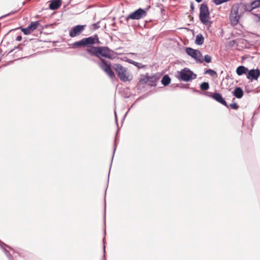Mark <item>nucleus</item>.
I'll use <instances>...</instances> for the list:
<instances>
[{
    "mask_svg": "<svg viewBox=\"0 0 260 260\" xmlns=\"http://www.w3.org/2000/svg\"><path fill=\"white\" fill-rule=\"evenodd\" d=\"M86 51L91 56H96L100 60L101 59H103V57L112 59L114 58L113 54H116L114 51L107 46H92L87 49Z\"/></svg>",
    "mask_w": 260,
    "mask_h": 260,
    "instance_id": "obj_1",
    "label": "nucleus"
},
{
    "mask_svg": "<svg viewBox=\"0 0 260 260\" xmlns=\"http://www.w3.org/2000/svg\"><path fill=\"white\" fill-rule=\"evenodd\" d=\"M99 42L98 36L94 35L93 36L84 38L79 41L75 42L71 44V46L73 48L91 47L92 45L95 44L96 42Z\"/></svg>",
    "mask_w": 260,
    "mask_h": 260,
    "instance_id": "obj_2",
    "label": "nucleus"
},
{
    "mask_svg": "<svg viewBox=\"0 0 260 260\" xmlns=\"http://www.w3.org/2000/svg\"><path fill=\"white\" fill-rule=\"evenodd\" d=\"M210 12L207 4H202L200 7L199 18L201 22L205 25H211L212 22L209 20Z\"/></svg>",
    "mask_w": 260,
    "mask_h": 260,
    "instance_id": "obj_3",
    "label": "nucleus"
},
{
    "mask_svg": "<svg viewBox=\"0 0 260 260\" xmlns=\"http://www.w3.org/2000/svg\"><path fill=\"white\" fill-rule=\"evenodd\" d=\"M177 78L180 80L188 82L197 78V75L189 69L185 68L180 71L178 72Z\"/></svg>",
    "mask_w": 260,
    "mask_h": 260,
    "instance_id": "obj_4",
    "label": "nucleus"
},
{
    "mask_svg": "<svg viewBox=\"0 0 260 260\" xmlns=\"http://www.w3.org/2000/svg\"><path fill=\"white\" fill-rule=\"evenodd\" d=\"M159 79L158 76L152 75L149 76L148 73L145 75H141L139 80V82L146 84L151 87H155L156 86V82Z\"/></svg>",
    "mask_w": 260,
    "mask_h": 260,
    "instance_id": "obj_5",
    "label": "nucleus"
},
{
    "mask_svg": "<svg viewBox=\"0 0 260 260\" xmlns=\"http://www.w3.org/2000/svg\"><path fill=\"white\" fill-rule=\"evenodd\" d=\"M147 13L146 10L140 8L134 12L130 13L126 17L122 16L121 18H124L126 22H127L129 19L139 20L144 18L147 15Z\"/></svg>",
    "mask_w": 260,
    "mask_h": 260,
    "instance_id": "obj_6",
    "label": "nucleus"
},
{
    "mask_svg": "<svg viewBox=\"0 0 260 260\" xmlns=\"http://www.w3.org/2000/svg\"><path fill=\"white\" fill-rule=\"evenodd\" d=\"M112 68L116 72L117 76L123 82L129 81L128 76L127 74L126 68L122 67L120 64L115 63L112 66Z\"/></svg>",
    "mask_w": 260,
    "mask_h": 260,
    "instance_id": "obj_7",
    "label": "nucleus"
},
{
    "mask_svg": "<svg viewBox=\"0 0 260 260\" xmlns=\"http://www.w3.org/2000/svg\"><path fill=\"white\" fill-rule=\"evenodd\" d=\"M98 64L101 69L108 75L110 78L113 79L115 77L114 72L112 69L111 64L109 61L105 59H101L100 61Z\"/></svg>",
    "mask_w": 260,
    "mask_h": 260,
    "instance_id": "obj_8",
    "label": "nucleus"
},
{
    "mask_svg": "<svg viewBox=\"0 0 260 260\" xmlns=\"http://www.w3.org/2000/svg\"><path fill=\"white\" fill-rule=\"evenodd\" d=\"M197 91L202 94H204L205 96L212 98L216 102L228 108V105L227 104V103L225 99L222 97L221 93L218 92L212 93L209 91H206L203 93L199 91Z\"/></svg>",
    "mask_w": 260,
    "mask_h": 260,
    "instance_id": "obj_9",
    "label": "nucleus"
},
{
    "mask_svg": "<svg viewBox=\"0 0 260 260\" xmlns=\"http://www.w3.org/2000/svg\"><path fill=\"white\" fill-rule=\"evenodd\" d=\"M185 52L188 55L193 58L197 63H203V60L201 58L202 54L199 50L194 49L191 47H186L185 48Z\"/></svg>",
    "mask_w": 260,
    "mask_h": 260,
    "instance_id": "obj_10",
    "label": "nucleus"
},
{
    "mask_svg": "<svg viewBox=\"0 0 260 260\" xmlns=\"http://www.w3.org/2000/svg\"><path fill=\"white\" fill-rule=\"evenodd\" d=\"M39 25H40L39 21H36L31 22L27 27L23 28L20 27V28L25 35H28L35 30Z\"/></svg>",
    "mask_w": 260,
    "mask_h": 260,
    "instance_id": "obj_11",
    "label": "nucleus"
},
{
    "mask_svg": "<svg viewBox=\"0 0 260 260\" xmlns=\"http://www.w3.org/2000/svg\"><path fill=\"white\" fill-rule=\"evenodd\" d=\"M86 25H77L71 28L69 31V36L71 38L79 36L85 28Z\"/></svg>",
    "mask_w": 260,
    "mask_h": 260,
    "instance_id": "obj_12",
    "label": "nucleus"
},
{
    "mask_svg": "<svg viewBox=\"0 0 260 260\" xmlns=\"http://www.w3.org/2000/svg\"><path fill=\"white\" fill-rule=\"evenodd\" d=\"M231 10H232L233 13L237 14H238L241 17L245 12L243 3H240L234 5L232 7Z\"/></svg>",
    "mask_w": 260,
    "mask_h": 260,
    "instance_id": "obj_13",
    "label": "nucleus"
},
{
    "mask_svg": "<svg viewBox=\"0 0 260 260\" xmlns=\"http://www.w3.org/2000/svg\"><path fill=\"white\" fill-rule=\"evenodd\" d=\"M260 76V70L258 69L248 70L246 77L250 81L257 80Z\"/></svg>",
    "mask_w": 260,
    "mask_h": 260,
    "instance_id": "obj_14",
    "label": "nucleus"
},
{
    "mask_svg": "<svg viewBox=\"0 0 260 260\" xmlns=\"http://www.w3.org/2000/svg\"><path fill=\"white\" fill-rule=\"evenodd\" d=\"M240 18L241 16L238 14H237L233 13L232 10H231L229 17L231 25L233 26L237 25Z\"/></svg>",
    "mask_w": 260,
    "mask_h": 260,
    "instance_id": "obj_15",
    "label": "nucleus"
},
{
    "mask_svg": "<svg viewBox=\"0 0 260 260\" xmlns=\"http://www.w3.org/2000/svg\"><path fill=\"white\" fill-rule=\"evenodd\" d=\"M61 4V0H51L49 4V8L50 10H55L60 7Z\"/></svg>",
    "mask_w": 260,
    "mask_h": 260,
    "instance_id": "obj_16",
    "label": "nucleus"
},
{
    "mask_svg": "<svg viewBox=\"0 0 260 260\" xmlns=\"http://www.w3.org/2000/svg\"><path fill=\"white\" fill-rule=\"evenodd\" d=\"M233 95L238 99H241L243 97L244 92L243 89L240 87H236L232 91Z\"/></svg>",
    "mask_w": 260,
    "mask_h": 260,
    "instance_id": "obj_17",
    "label": "nucleus"
},
{
    "mask_svg": "<svg viewBox=\"0 0 260 260\" xmlns=\"http://www.w3.org/2000/svg\"><path fill=\"white\" fill-rule=\"evenodd\" d=\"M248 71L247 68L243 66H240L236 69V73L238 76H241L243 74H247Z\"/></svg>",
    "mask_w": 260,
    "mask_h": 260,
    "instance_id": "obj_18",
    "label": "nucleus"
},
{
    "mask_svg": "<svg viewBox=\"0 0 260 260\" xmlns=\"http://www.w3.org/2000/svg\"><path fill=\"white\" fill-rule=\"evenodd\" d=\"M3 245H5L7 247L10 248V249L11 248L10 246H9L8 245L5 244L4 243L2 242V243L0 242V247L3 249L7 256L8 257L9 260H12V256H11V254L10 253L9 251L7 250L5 247H3Z\"/></svg>",
    "mask_w": 260,
    "mask_h": 260,
    "instance_id": "obj_19",
    "label": "nucleus"
},
{
    "mask_svg": "<svg viewBox=\"0 0 260 260\" xmlns=\"http://www.w3.org/2000/svg\"><path fill=\"white\" fill-rule=\"evenodd\" d=\"M171 79L168 75H165L161 80V84L164 86H168L171 83Z\"/></svg>",
    "mask_w": 260,
    "mask_h": 260,
    "instance_id": "obj_20",
    "label": "nucleus"
},
{
    "mask_svg": "<svg viewBox=\"0 0 260 260\" xmlns=\"http://www.w3.org/2000/svg\"><path fill=\"white\" fill-rule=\"evenodd\" d=\"M204 38L201 34H198L195 40V44L201 45L204 43Z\"/></svg>",
    "mask_w": 260,
    "mask_h": 260,
    "instance_id": "obj_21",
    "label": "nucleus"
},
{
    "mask_svg": "<svg viewBox=\"0 0 260 260\" xmlns=\"http://www.w3.org/2000/svg\"><path fill=\"white\" fill-rule=\"evenodd\" d=\"M200 87L201 88V89L202 90V91H206L207 90L210 86H209V84L208 82H202L200 85Z\"/></svg>",
    "mask_w": 260,
    "mask_h": 260,
    "instance_id": "obj_22",
    "label": "nucleus"
},
{
    "mask_svg": "<svg viewBox=\"0 0 260 260\" xmlns=\"http://www.w3.org/2000/svg\"><path fill=\"white\" fill-rule=\"evenodd\" d=\"M128 61L130 63L133 64L134 66H135L136 67H138L139 69H141V68H143L145 67V66L143 65L142 63L136 62L134 60H129Z\"/></svg>",
    "mask_w": 260,
    "mask_h": 260,
    "instance_id": "obj_23",
    "label": "nucleus"
},
{
    "mask_svg": "<svg viewBox=\"0 0 260 260\" xmlns=\"http://www.w3.org/2000/svg\"><path fill=\"white\" fill-rule=\"evenodd\" d=\"M259 3V2H258V0L253 1L251 3H250L251 7H252L253 9H256L260 6Z\"/></svg>",
    "mask_w": 260,
    "mask_h": 260,
    "instance_id": "obj_24",
    "label": "nucleus"
},
{
    "mask_svg": "<svg viewBox=\"0 0 260 260\" xmlns=\"http://www.w3.org/2000/svg\"><path fill=\"white\" fill-rule=\"evenodd\" d=\"M204 74H209L210 75V76H214V75H216V72L214 70L209 69L206 70L205 71Z\"/></svg>",
    "mask_w": 260,
    "mask_h": 260,
    "instance_id": "obj_25",
    "label": "nucleus"
},
{
    "mask_svg": "<svg viewBox=\"0 0 260 260\" xmlns=\"http://www.w3.org/2000/svg\"><path fill=\"white\" fill-rule=\"evenodd\" d=\"M203 60V62L205 61L208 63H210L212 61V57L210 55H209L208 54H206L204 56V59Z\"/></svg>",
    "mask_w": 260,
    "mask_h": 260,
    "instance_id": "obj_26",
    "label": "nucleus"
},
{
    "mask_svg": "<svg viewBox=\"0 0 260 260\" xmlns=\"http://www.w3.org/2000/svg\"><path fill=\"white\" fill-rule=\"evenodd\" d=\"M244 7L245 12L246 11L250 12L253 10L252 7H251V4H248L244 3Z\"/></svg>",
    "mask_w": 260,
    "mask_h": 260,
    "instance_id": "obj_27",
    "label": "nucleus"
},
{
    "mask_svg": "<svg viewBox=\"0 0 260 260\" xmlns=\"http://www.w3.org/2000/svg\"><path fill=\"white\" fill-rule=\"evenodd\" d=\"M230 0H212L213 2L216 5H219L222 3L230 1Z\"/></svg>",
    "mask_w": 260,
    "mask_h": 260,
    "instance_id": "obj_28",
    "label": "nucleus"
},
{
    "mask_svg": "<svg viewBox=\"0 0 260 260\" xmlns=\"http://www.w3.org/2000/svg\"><path fill=\"white\" fill-rule=\"evenodd\" d=\"M100 21H98L96 23L92 24V28H91L93 30H95L100 27Z\"/></svg>",
    "mask_w": 260,
    "mask_h": 260,
    "instance_id": "obj_29",
    "label": "nucleus"
},
{
    "mask_svg": "<svg viewBox=\"0 0 260 260\" xmlns=\"http://www.w3.org/2000/svg\"><path fill=\"white\" fill-rule=\"evenodd\" d=\"M229 107L234 110H237L239 108V106L236 103H234L228 105V108Z\"/></svg>",
    "mask_w": 260,
    "mask_h": 260,
    "instance_id": "obj_30",
    "label": "nucleus"
},
{
    "mask_svg": "<svg viewBox=\"0 0 260 260\" xmlns=\"http://www.w3.org/2000/svg\"><path fill=\"white\" fill-rule=\"evenodd\" d=\"M116 137H115V142H114V144L113 152V155H112V157L110 168L111 167V165H112V161H113V157H114V155L115 151L116 149Z\"/></svg>",
    "mask_w": 260,
    "mask_h": 260,
    "instance_id": "obj_31",
    "label": "nucleus"
},
{
    "mask_svg": "<svg viewBox=\"0 0 260 260\" xmlns=\"http://www.w3.org/2000/svg\"><path fill=\"white\" fill-rule=\"evenodd\" d=\"M104 234H106V202L105 201V211L104 215Z\"/></svg>",
    "mask_w": 260,
    "mask_h": 260,
    "instance_id": "obj_32",
    "label": "nucleus"
},
{
    "mask_svg": "<svg viewBox=\"0 0 260 260\" xmlns=\"http://www.w3.org/2000/svg\"><path fill=\"white\" fill-rule=\"evenodd\" d=\"M105 237H104L103 238V242H104V247H103V251H104V255H103V259L104 260H106V257H105Z\"/></svg>",
    "mask_w": 260,
    "mask_h": 260,
    "instance_id": "obj_33",
    "label": "nucleus"
},
{
    "mask_svg": "<svg viewBox=\"0 0 260 260\" xmlns=\"http://www.w3.org/2000/svg\"><path fill=\"white\" fill-rule=\"evenodd\" d=\"M190 11H191V13H193V12H194V4H193V2H191L190 3Z\"/></svg>",
    "mask_w": 260,
    "mask_h": 260,
    "instance_id": "obj_34",
    "label": "nucleus"
},
{
    "mask_svg": "<svg viewBox=\"0 0 260 260\" xmlns=\"http://www.w3.org/2000/svg\"><path fill=\"white\" fill-rule=\"evenodd\" d=\"M160 12H161V14L162 15H164L165 14V12H166V10H165V9L164 8V7H162V5H160Z\"/></svg>",
    "mask_w": 260,
    "mask_h": 260,
    "instance_id": "obj_35",
    "label": "nucleus"
},
{
    "mask_svg": "<svg viewBox=\"0 0 260 260\" xmlns=\"http://www.w3.org/2000/svg\"><path fill=\"white\" fill-rule=\"evenodd\" d=\"M16 12H17V11H12V12H10L9 13L7 14L6 15H5L3 16H2L0 18L6 17L8 16H9V15H10L11 14H13L15 13Z\"/></svg>",
    "mask_w": 260,
    "mask_h": 260,
    "instance_id": "obj_36",
    "label": "nucleus"
},
{
    "mask_svg": "<svg viewBox=\"0 0 260 260\" xmlns=\"http://www.w3.org/2000/svg\"><path fill=\"white\" fill-rule=\"evenodd\" d=\"M257 17V19L256 20V22H258L260 21V14H254Z\"/></svg>",
    "mask_w": 260,
    "mask_h": 260,
    "instance_id": "obj_37",
    "label": "nucleus"
},
{
    "mask_svg": "<svg viewBox=\"0 0 260 260\" xmlns=\"http://www.w3.org/2000/svg\"><path fill=\"white\" fill-rule=\"evenodd\" d=\"M81 55L83 56H84L85 58H86L87 59H88V60H93L92 59H90L89 57H88L86 53H82Z\"/></svg>",
    "mask_w": 260,
    "mask_h": 260,
    "instance_id": "obj_38",
    "label": "nucleus"
},
{
    "mask_svg": "<svg viewBox=\"0 0 260 260\" xmlns=\"http://www.w3.org/2000/svg\"><path fill=\"white\" fill-rule=\"evenodd\" d=\"M22 40V37L21 36L19 35V36H18L16 38V40L17 41H20L21 40Z\"/></svg>",
    "mask_w": 260,
    "mask_h": 260,
    "instance_id": "obj_39",
    "label": "nucleus"
},
{
    "mask_svg": "<svg viewBox=\"0 0 260 260\" xmlns=\"http://www.w3.org/2000/svg\"><path fill=\"white\" fill-rule=\"evenodd\" d=\"M115 119L116 123H117V125H118L117 115H116V112L115 111ZM117 126H118V125H117Z\"/></svg>",
    "mask_w": 260,
    "mask_h": 260,
    "instance_id": "obj_40",
    "label": "nucleus"
},
{
    "mask_svg": "<svg viewBox=\"0 0 260 260\" xmlns=\"http://www.w3.org/2000/svg\"><path fill=\"white\" fill-rule=\"evenodd\" d=\"M129 111V109H128V111L126 112V113L125 114V115H124L123 118H122V122H123V121L124 120V118L125 117V116H126L127 113L128 112V111Z\"/></svg>",
    "mask_w": 260,
    "mask_h": 260,
    "instance_id": "obj_41",
    "label": "nucleus"
},
{
    "mask_svg": "<svg viewBox=\"0 0 260 260\" xmlns=\"http://www.w3.org/2000/svg\"><path fill=\"white\" fill-rule=\"evenodd\" d=\"M203 0H195L196 2H197V3H199L200 2H201Z\"/></svg>",
    "mask_w": 260,
    "mask_h": 260,
    "instance_id": "obj_42",
    "label": "nucleus"
},
{
    "mask_svg": "<svg viewBox=\"0 0 260 260\" xmlns=\"http://www.w3.org/2000/svg\"><path fill=\"white\" fill-rule=\"evenodd\" d=\"M129 98V95H125L124 96V98Z\"/></svg>",
    "mask_w": 260,
    "mask_h": 260,
    "instance_id": "obj_43",
    "label": "nucleus"
},
{
    "mask_svg": "<svg viewBox=\"0 0 260 260\" xmlns=\"http://www.w3.org/2000/svg\"><path fill=\"white\" fill-rule=\"evenodd\" d=\"M188 17L190 18V19L191 20H193V17L192 16H191V15H189Z\"/></svg>",
    "mask_w": 260,
    "mask_h": 260,
    "instance_id": "obj_44",
    "label": "nucleus"
},
{
    "mask_svg": "<svg viewBox=\"0 0 260 260\" xmlns=\"http://www.w3.org/2000/svg\"><path fill=\"white\" fill-rule=\"evenodd\" d=\"M25 4H26V2H23L22 5H24Z\"/></svg>",
    "mask_w": 260,
    "mask_h": 260,
    "instance_id": "obj_45",
    "label": "nucleus"
},
{
    "mask_svg": "<svg viewBox=\"0 0 260 260\" xmlns=\"http://www.w3.org/2000/svg\"><path fill=\"white\" fill-rule=\"evenodd\" d=\"M13 50H11V51H10L8 54L10 53V52H11Z\"/></svg>",
    "mask_w": 260,
    "mask_h": 260,
    "instance_id": "obj_46",
    "label": "nucleus"
},
{
    "mask_svg": "<svg viewBox=\"0 0 260 260\" xmlns=\"http://www.w3.org/2000/svg\"><path fill=\"white\" fill-rule=\"evenodd\" d=\"M112 25L114 26H115V23H113Z\"/></svg>",
    "mask_w": 260,
    "mask_h": 260,
    "instance_id": "obj_47",
    "label": "nucleus"
},
{
    "mask_svg": "<svg viewBox=\"0 0 260 260\" xmlns=\"http://www.w3.org/2000/svg\"><path fill=\"white\" fill-rule=\"evenodd\" d=\"M110 169L109 170V174H110ZM109 177V175H108V177Z\"/></svg>",
    "mask_w": 260,
    "mask_h": 260,
    "instance_id": "obj_48",
    "label": "nucleus"
},
{
    "mask_svg": "<svg viewBox=\"0 0 260 260\" xmlns=\"http://www.w3.org/2000/svg\"><path fill=\"white\" fill-rule=\"evenodd\" d=\"M133 105H131V107H129V109L132 108V107H133Z\"/></svg>",
    "mask_w": 260,
    "mask_h": 260,
    "instance_id": "obj_49",
    "label": "nucleus"
},
{
    "mask_svg": "<svg viewBox=\"0 0 260 260\" xmlns=\"http://www.w3.org/2000/svg\"><path fill=\"white\" fill-rule=\"evenodd\" d=\"M133 105H131V107H129V109L132 108V107H133Z\"/></svg>",
    "mask_w": 260,
    "mask_h": 260,
    "instance_id": "obj_50",
    "label": "nucleus"
},
{
    "mask_svg": "<svg viewBox=\"0 0 260 260\" xmlns=\"http://www.w3.org/2000/svg\"><path fill=\"white\" fill-rule=\"evenodd\" d=\"M133 105H131V107H129V109L132 108V107H133Z\"/></svg>",
    "mask_w": 260,
    "mask_h": 260,
    "instance_id": "obj_51",
    "label": "nucleus"
},
{
    "mask_svg": "<svg viewBox=\"0 0 260 260\" xmlns=\"http://www.w3.org/2000/svg\"><path fill=\"white\" fill-rule=\"evenodd\" d=\"M258 2H259V4L260 5V0H258Z\"/></svg>",
    "mask_w": 260,
    "mask_h": 260,
    "instance_id": "obj_52",
    "label": "nucleus"
},
{
    "mask_svg": "<svg viewBox=\"0 0 260 260\" xmlns=\"http://www.w3.org/2000/svg\"><path fill=\"white\" fill-rule=\"evenodd\" d=\"M120 22L121 23H122V20H120Z\"/></svg>",
    "mask_w": 260,
    "mask_h": 260,
    "instance_id": "obj_53",
    "label": "nucleus"
},
{
    "mask_svg": "<svg viewBox=\"0 0 260 260\" xmlns=\"http://www.w3.org/2000/svg\"><path fill=\"white\" fill-rule=\"evenodd\" d=\"M0 242L2 243V241H1L0 240Z\"/></svg>",
    "mask_w": 260,
    "mask_h": 260,
    "instance_id": "obj_54",
    "label": "nucleus"
}]
</instances>
